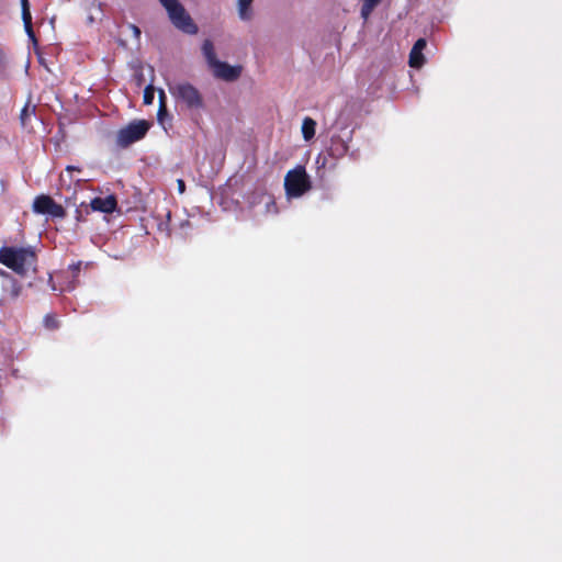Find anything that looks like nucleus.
Here are the masks:
<instances>
[{"mask_svg":"<svg viewBox=\"0 0 562 562\" xmlns=\"http://www.w3.org/2000/svg\"><path fill=\"white\" fill-rule=\"evenodd\" d=\"M36 255L31 248L2 247L0 262L18 274L24 276L26 270L35 263Z\"/></svg>","mask_w":562,"mask_h":562,"instance_id":"obj_1","label":"nucleus"},{"mask_svg":"<svg viewBox=\"0 0 562 562\" xmlns=\"http://www.w3.org/2000/svg\"><path fill=\"white\" fill-rule=\"evenodd\" d=\"M172 97L190 110H202L204 100L201 92L190 82H178L169 86Z\"/></svg>","mask_w":562,"mask_h":562,"instance_id":"obj_2","label":"nucleus"},{"mask_svg":"<svg viewBox=\"0 0 562 562\" xmlns=\"http://www.w3.org/2000/svg\"><path fill=\"white\" fill-rule=\"evenodd\" d=\"M284 188L289 196L299 198L311 190V180L305 171V168L299 166L285 175Z\"/></svg>","mask_w":562,"mask_h":562,"instance_id":"obj_3","label":"nucleus"},{"mask_svg":"<svg viewBox=\"0 0 562 562\" xmlns=\"http://www.w3.org/2000/svg\"><path fill=\"white\" fill-rule=\"evenodd\" d=\"M149 127L150 124L146 120H134L125 127L119 130L116 144L122 148H126L133 143L143 139Z\"/></svg>","mask_w":562,"mask_h":562,"instance_id":"obj_4","label":"nucleus"},{"mask_svg":"<svg viewBox=\"0 0 562 562\" xmlns=\"http://www.w3.org/2000/svg\"><path fill=\"white\" fill-rule=\"evenodd\" d=\"M166 10L170 21L177 29L187 34L198 33L196 24L178 0H175L170 5H167Z\"/></svg>","mask_w":562,"mask_h":562,"instance_id":"obj_5","label":"nucleus"},{"mask_svg":"<svg viewBox=\"0 0 562 562\" xmlns=\"http://www.w3.org/2000/svg\"><path fill=\"white\" fill-rule=\"evenodd\" d=\"M32 209L37 214L49 215L52 217H66L67 212L63 205L57 204L50 195L41 194L35 198Z\"/></svg>","mask_w":562,"mask_h":562,"instance_id":"obj_6","label":"nucleus"},{"mask_svg":"<svg viewBox=\"0 0 562 562\" xmlns=\"http://www.w3.org/2000/svg\"><path fill=\"white\" fill-rule=\"evenodd\" d=\"M214 76L225 81H235L241 74L240 66H232L225 61H216L214 67H211Z\"/></svg>","mask_w":562,"mask_h":562,"instance_id":"obj_7","label":"nucleus"},{"mask_svg":"<svg viewBox=\"0 0 562 562\" xmlns=\"http://www.w3.org/2000/svg\"><path fill=\"white\" fill-rule=\"evenodd\" d=\"M90 205L93 211H99L109 214L115 211L117 206V201L113 194H110L105 198L97 196L92 199Z\"/></svg>","mask_w":562,"mask_h":562,"instance_id":"obj_8","label":"nucleus"},{"mask_svg":"<svg viewBox=\"0 0 562 562\" xmlns=\"http://www.w3.org/2000/svg\"><path fill=\"white\" fill-rule=\"evenodd\" d=\"M427 42L425 38H418L413 45L409 53V66L413 68H420L425 64V56L423 50L425 49Z\"/></svg>","mask_w":562,"mask_h":562,"instance_id":"obj_9","label":"nucleus"},{"mask_svg":"<svg viewBox=\"0 0 562 562\" xmlns=\"http://www.w3.org/2000/svg\"><path fill=\"white\" fill-rule=\"evenodd\" d=\"M349 150L348 140L344 139L340 136H333L330 138V146L328 148V154L333 158H341L344 157Z\"/></svg>","mask_w":562,"mask_h":562,"instance_id":"obj_10","label":"nucleus"},{"mask_svg":"<svg viewBox=\"0 0 562 562\" xmlns=\"http://www.w3.org/2000/svg\"><path fill=\"white\" fill-rule=\"evenodd\" d=\"M202 53L209 64L210 67H214L216 61H220L216 58L214 45L211 40H205L202 44Z\"/></svg>","mask_w":562,"mask_h":562,"instance_id":"obj_11","label":"nucleus"},{"mask_svg":"<svg viewBox=\"0 0 562 562\" xmlns=\"http://www.w3.org/2000/svg\"><path fill=\"white\" fill-rule=\"evenodd\" d=\"M315 131H316V122L312 117L306 116L302 123L303 138L306 142L311 140L315 136Z\"/></svg>","mask_w":562,"mask_h":562,"instance_id":"obj_12","label":"nucleus"},{"mask_svg":"<svg viewBox=\"0 0 562 562\" xmlns=\"http://www.w3.org/2000/svg\"><path fill=\"white\" fill-rule=\"evenodd\" d=\"M382 2V0H361L360 15L364 21H368L374 9Z\"/></svg>","mask_w":562,"mask_h":562,"instance_id":"obj_13","label":"nucleus"},{"mask_svg":"<svg viewBox=\"0 0 562 562\" xmlns=\"http://www.w3.org/2000/svg\"><path fill=\"white\" fill-rule=\"evenodd\" d=\"M254 0H238V14L241 20L248 21L251 19V3Z\"/></svg>","mask_w":562,"mask_h":562,"instance_id":"obj_14","label":"nucleus"},{"mask_svg":"<svg viewBox=\"0 0 562 562\" xmlns=\"http://www.w3.org/2000/svg\"><path fill=\"white\" fill-rule=\"evenodd\" d=\"M1 277L3 278L4 282L11 285L12 297H18L21 289L16 285V281L5 271H1Z\"/></svg>","mask_w":562,"mask_h":562,"instance_id":"obj_15","label":"nucleus"},{"mask_svg":"<svg viewBox=\"0 0 562 562\" xmlns=\"http://www.w3.org/2000/svg\"><path fill=\"white\" fill-rule=\"evenodd\" d=\"M35 109H36V106H35V105H33V106L31 108V106H30V103H26V104L24 105V108L22 109L21 114H20V121H21V124H22L23 126H25V125H26V120H27V117H30L31 115H35Z\"/></svg>","mask_w":562,"mask_h":562,"instance_id":"obj_16","label":"nucleus"},{"mask_svg":"<svg viewBox=\"0 0 562 562\" xmlns=\"http://www.w3.org/2000/svg\"><path fill=\"white\" fill-rule=\"evenodd\" d=\"M155 98V88L151 85H148L144 90L143 101L144 104L150 105L154 102Z\"/></svg>","mask_w":562,"mask_h":562,"instance_id":"obj_17","label":"nucleus"},{"mask_svg":"<svg viewBox=\"0 0 562 562\" xmlns=\"http://www.w3.org/2000/svg\"><path fill=\"white\" fill-rule=\"evenodd\" d=\"M58 321L56 318V316L54 314H47L45 317H44V326L49 329V330H54V329H57L58 328Z\"/></svg>","mask_w":562,"mask_h":562,"instance_id":"obj_18","label":"nucleus"},{"mask_svg":"<svg viewBox=\"0 0 562 562\" xmlns=\"http://www.w3.org/2000/svg\"><path fill=\"white\" fill-rule=\"evenodd\" d=\"M22 21H23L24 29H25V32H26L27 36L33 42V44L36 45L37 44V40L35 37L34 31H33L32 18L29 19V21H26V20H22Z\"/></svg>","mask_w":562,"mask_h":562,"instance_id":"obj_19","label":"nucleus"},{"mask_svg":"<svg viewBox=\"0 0 562 562\" xmlns=\"http://www.w3.org/2000/svg\"><path fill=\"white\" fill-rule=\"evenodd\" d=\"M22 20L29 21L32 18L29 0H21Z\"/></svg>","mask_w":562,"mask_h":562,"instance_id":"obj_20","label":"nucleus"},{"mask_svg":"<svg viewBox=\"0 0 562 562\" xmlns=\"http://www.w3.org/2000/svg\"><path fill=\"white\" fill-rule=\"evenodd\" d=\"M165 98H166L165 92L161 90L159 93V101H160V105H159V110H158L159 120L161 119V115L166 112Z\"/></svg>","mask_w":562,"mask_h":562,"instance_id":"obj_21","label":"nucleus"},{"mask_svg":"<svg viewBox=\"0 0 562 562\" xmlns=\"http://www.w3.org/2000/svg\"><path fill=\"white\" fill-rule=\"evenodd\" d=\"M177 186L179 193H183L186 191V182L182 179L177 180Z\"/></svg>","mask_w":562,"mask_h":562,"instance_id":"obj_22","label":"nucleus"},{"mask_svg":"<svg viewBox=\"0 0 562 562\" xmlns=\"http://www.w3.org/2000/svg\"><path fill=\"white\" fill-rule=\"evenodd\" d=\"M5 67V54L3 53V50L0 48V69L4 68Z\"/></svg>","mask_w":562,"mask_h":562,"instance_id":"obj_23","label":"nucleus"},{"mask_svg":"<svg viewBox=\"0 0 562 562\" xmlns=\"http://www.w3.org/2000/svg\"><path fill=\"white\" fill-rule=\"evenodd\" d=\"M81 266H82V262L79 261L78 263L74 265L72 263V268H71V271H72V277L75 276L76 272H78L80 269H81Z\"/></svg>","mask_w":562,"mask_h":562,"instance_id":"obj_24","label":"nucleus"},{"mask_svg":"<svg viewBox=\"0 0 562 562\" xmlns=\"http://www.w3.org/2000/svg\"><path fill=\"white\" fill-rule=\"evenodd\" d=\"M175 0H159V2L164 5L166 9L167 5H170Z\"/></svg>","mask_w":562,"mask_h":562,"instance_id":"obj_25","label":"nucleus"},{"mask_svg":"<svg viewBox=\"0 0 562 562\" xmlns=\"http://www.w3.org/2000/svg\"><path fill=\"white\" fill-rule=\"evenodd\" d=\"M131 27L133 29L134 33L136 34V36H139L140 35V31L137 26L135 25H131Z\"/></svg>","mask_w":562,"mask_h":562,"instance_id":"obj_26","label":"nucleus"},{"mask_svg":"<svg viewBox=\"0 0 562 562\" xmlns=\"http://www.w3.org/2000/svg\"><path fill=\"white\" fill-rule=\"evenodd\" d=\"M270 205H272L273 207H276V203H274V201H272V200H271L270 202H268V203H267V207H268V209H269V206H270Z\"/></svg>","mask_w":562,"mask_h":562,"instance_id":"obj_27","label":"nucleus"},{"mask_svg":"<svg viewBox=\"0 0 562 562\" xmlns=\"http://www.w3.org/2000/svg\"><path fill=\"white\" fill-rule=\"evenodd\" d=\"M65 170H66V172L70 173V166H67V167L65 168Z\"/></svg>","mask_w":562,"mask_h":562,"instance_id":"obj_28","label":"nucleus"},{"mask_svg":"<svg viewBox=\"0 0 562 562\" xmlns=\"http://www.w3.org/2000/svg\"><path fill=\"white\" fill-rule=\"evenodd\" d=\"M92 265H93L92 262H87V263H86V268H87V267H90V266H92Z\"/></svg>","mask_w":562,"mask_h":562,"instance_id":"obj_29","label":"nucleus"}]
</instances>
